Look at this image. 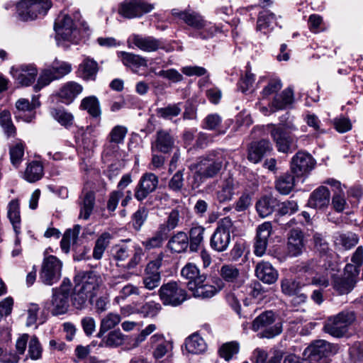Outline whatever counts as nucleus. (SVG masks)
<instances>
[{
	"label": "nucleus",
	"instance_id": "nucleus-5",
	"mask_svg": "<svg viewBox=\"0 0 363 363\" xmlns=\"http://www.w3.org/2000/svg\"><path fill=\"white\" fill-rule=\"evenodd\" d=\"M72 65L67 62L55 60L51 65L43 69L34 86L35 91L49 85L52 81L60 79L72 72Z\"/></svg>",
	"mask_w": 363,
	"mask_h": 363
},
{
	"label": "nucleus",
	"instance_id": "nucleus-27",
	"mask_svg": "<svg viewBox=\"0 0 363 363\" xmlns=\"http://www.w3.org/2000/svg\"><path fill=\"white\" fill-rule=\"evenodd\" d=\"M236 189L237 183L233 177L223 179L216 191V200L220 203L230 201L235 194Z\"/></svg>",
	"mask_w": 363,
	"mask_h": 363
},
{
	"label": "nucleus",
	"instance_id": "nucleus-30",
	"mask_svg": "<svg viewBox=\"0 0 363 363\" xmlns=\"http://www.w3.org/2000/svg\"><path fill=\"white\" fill-rule=\"evenodd\" d=\"M330 199V193L328 189L320 186L311 194L308 205L315 209H323L328 206Z\"/></svg>",
	"mask_w": 363,
	"mask_h": 363
},
{
	"label": "nucleus",
	"instance_id": "nucleus-37",
	"mask_svg": "<svg viewBox=\"0 0 363 363\" xmlns=\"http://www.w3.org/2000/svg\"><path fill=\"white\" fill-rule=\"evenodd\" d=\"M189 245V236L186 233L182 231H179L174 234L171 237L167 242L168 249L171 252L175 253H182L184 252Z\"/></svg>",
	"mask_w": 363,
	"mask_h": 363
},
{
	"label": "nucleus",
	"instance_id": "nucleus-10",
	"mask_svg": "<svg viewBox=\"0 0 363 363\" xmlns=\"http://www.w3.org/2000/svg\"><path fill=\"white\" fill-rule=\"evenodd\" d=\"M337 352V345L318 340L305 350L304 356L307 357L309 363H330L329 357Z\"/></svg>",
	"mask_w": 363,
	"mask_h": 363
},
{
	"label": "nucleus",
	"instance_id": "nucleus-34",
	"mask_svg": "<svg viewBox=\"0 0 363 363\" xmlns=\"http://www.w3.org/2000/svg\"><path fill=\"white\" fill-rule=\"evenodd\" d=\"M294 101V91L291 88H287L274 96L272 101V108L273 111L286 109L291 106Z\"/></svg>",
	"mask_w": 363,
	"mask_h": 363
},
{
	"label": "nucleus",
	"instance_id": "nucleus-2",
	"mask_svg": "<svg viewBox=\"0 0 363 363\" xmlns=\"http://www.w3.org/2000/svg\"><path fill=\"white\" fill-rule=\"evenodd\" d=\"M172 13L174 16L182 20L189 26L198 30L195 36L203 40L213 38L214 35L220 31V28L206 21L204 18L198 12L186 9L184 11H179L178 9H172Z\"/></svg>",
	"mask_w": 363,
	"mask_h": 363
},
{
	"label": "nucleus",
	"instance_id": "nucleus-42",
	"mask_svg": "<svg viewBox=\"0 0 363 363\" xmlns=\"http://www.w3.org/2000/svg\"><path fill=\"white\" fill-rule=\"evenodd\" d=\"M101 338V342L99 344L100 347H106L110 348H116L122 345L125 340L124 335L120 330H114L108 333L107 335Z\"/></svg>",
	"mask_w": 363,
	"mask_h": 363
},
{
	"label": "nucleus",
	"instance_id": "nucleus-49",
	"mask_svg": "<svg viewBox=\"0 0 363 363\" xmlns=\"http://www.w3.org/2000/svg\"><path fill=\"white\" fill-rule=\"evenodd\" d=\"M186 349L189 353L199 354L205 351L206 345L198 334H193L185 341Z\"/></svg>",
	"mask_w": 363,
	"mask_h": 363
},
{
	"label": "nucleus",
	"instance_id": "nucleus-1",
	"mask_svg": "<svg viewBox=\"0 0 363 363\" xmlns=\"http://www.w3.org/2000/svg\"><path fill=\"white\" fill-rule=\"evenodd\" d=\"M181 275L187 280V287L193 292L194 297L209 298L215 296L218 291L214 286L204 284L206 275L201 274L197 266L193 263H187L182 269Z\"/></svg>",
	"mask_w": 363,
	"mask_h": 363
},
{
	"label": "nucleus",
	"instance_id": "nucleus-50",
	"mask_svg": "<svg viewBox=\"0 0 363 363\" xmlns=\"http://www.w3.org/2000/svg\"><path fill=\"white\" fill-rule=\"evenodd\" d=\"M50 115L61 125L71 126L73 124L74 116L64 108H52L50 109Z\"/></svg>",
	"mask_w": 363,
	"mask_h": 363
},
{
	"label": "nucleus",
	"instance_id": "nucleus-20",
	"mask_svg": "<svg viewBox=\"0 0 363 363\" xmlns=\"http://www.w3.org/2000/svg\"><path fill=\"white\" fill-rule=\"evenodd\" d=\"M315 160L306 152H298L291 159V169L297 177L308 174L315 166Z\"/></svg>",
	"mask_w": 363,
	"mask_h": 363
},
{
	"label": "nucleus",
	"instance_id": "nucleus-4",
	"mask_svg": "<svg viewBox=\"0 0 363 363\" xmlns=\"http://www.w3.org/2000/svg\"><path fill=\"white\" fill-rule=\"evenodd\" d=\"M50 0H21L16 4L17 18L22 21L44 16L51 8Z\"/></svg>",
	"mask_w": 363,
	"mask_h": 363
},
{
	"label": "nucleus",
	"instance_id": "nucleus-41",
	"mask_svg": "<svg viewBox=\"0 0 363 363\" xmlns=\"http://www.w3.org/2000/svg\"><path fill=\"white\" fill-rule=\"evenodd\" d=\"M121 321V317L118 313H108L101 318L99 331L96 336L98 337H102L106 332L113 329Z\"/></svg>",
	"mask_w": 363,
	"mask_h": 363
},
{
	"label": "nucleus",
	"instance_id": "nucleus-45",
	"mask_svg": "<svg viewBox=\"0 0 363 363\" xmlns=\"http://www.w3.org/2000/svg\"><path fill=\"white\" fill-rule=\"evenodd\" d=\"M0 126L8 138L16 136V128L13 123L11 113L7 109L0 108Z\"/></svg>",
	"mask_w": 363,
	"mask_h": 363
},
{
	"label": "nucleus",
	"instance_id": "nucleus-26",
	"mask_svg": "<svg viewBox=\"0 0 363 363\" xmlns=\"http://www.w3.org/2000/svg\"><path fill=\"white\" fill-rule=\"evenodd\" d=\"M83 91V86L79 83L70 81L65 83L59 89L57 95L60 101L65 104L69 105Z\"/></svg>",
	"mask_w": 363,
	"mask_h": 363
},
{
	"label": "nucleus",
	"instance_id": "nucleus-48",
	"mask_svg": "<svg viewBox=\"0 0 363 363\" xmlns=\"http://www.w3.org/2000/svg\"><path fill=\"white\" fill-rule=\"evenodd\" d=\"M295 184V177L291 174H285L276 181V189L280 194L287 195L292 191Z\"/></svg>",
	"mask_w": 363,
	"mask_h": 363
},
{
	"label": "nucleus",
	"instance_id": "nucleus-22",
	"mask_svg": "<svg viewBox=\"0 0 363 363\" xmlns=\"http://www.w3.org/2000/svg\"><path fill=\"white\" fill-rule=\"evenodd\" d=\"M272 232V225L270 222H264L258 225L254 243V253L256 256L262 257L265 254Z\"/></svg>",
	"mask_w": 363,
	"mask_h": 363
},
{
	"label": "nucleus",
	"instance_id": "nucleus-28",
	"mask_svg": "<svg viewBox=\"0 0 363 363\" xmlns=\"http://www.w3.org/2000/svg\"><path fill=\"white\" fill-rule=\"evenodd\" d=\"M218 274L221 280L234 286L240 287L243 284V280L240 269L234 264H225L218 270Z\"/></svg>",
	"mask_w": 363,
	"mask_h": 363
},
{
	"label": "nucleus",
	"instance_id": "nucleus-57",
	"mask_svg": "<svg viewBox=\"0 0 363 363\" xmlns=\"http://www.w3.org/2000/svg\"><path fill=\"white\" fill-rule=\"evenodd\" d=\"M130 252L127 245L122 242L111 247V256L118 262H123L130 256Z\"/></svg>",
	"mask_w": 363,
	"mask_h": 363
},
{
	"label": "nucleus",
	"instance_id": "nucleus-23",
	"mask_svg": "<svg viewBox=\"0 0 363 363\" xmlns=\"http://www.w3.org/2000/svg\"><path fill=\"white\" fill-rule=\"evenodd\" d=\"M77 280H79L81 284H77V285H79V287L82 289V291L89 294L90 296H93L94 291H96L102 284L101 277L94 272H86L78 274L75 277V281Z\"/></svg>",
	"mask_w": 363,
	"mask_h": 363
},
{
	"label": "nucleus",
	"instance_id": "nucleus-36",
	"mask_svg": "<svg viewBox=\"0 0 363 363\" xmlns=\"http://www.w3.org/2000/svg\"><path fill=\"white\" fill-rule=\"evenodd\" d=\"M80 207L79 218L88 220L92 213L95 205V194L93 191H86L80 197L79 201Z\"/></svg>",
	"mask_w": 363,
	"mask_h": 363
},
{
	"label": "nucleus",
	"instance_id": "nucleus-59",
	"mask_svg": "<svg viewBox=\"0 0 363 363\" xmlns=\"http://www.w3.org/2000/svg\"><path fill=\"white\" fill-rule=\"evenodd\" d=\"M336 241L345 249H350L358 243L359 237L354 233L347 232L340 234Z\"/></svg>",
	"mask_w": 363,
	"mask_h": 363
},
{
	"label": "nucleus",
	"instance_id": "nucleus-7",
	"mask_svg": "<svg viewBox=\"0 0 363 363\" xmlns=\"http://www.w3.org/2000/svg\"><path fill=\"white\" fill-rule=\"evenodd\" d=\"M269 126L272 128L271 137L279 152L288 153L291 152L292 148H296L295 139L291 135L292 131L297 130L294 125L291 123L279 125L270 124Z\"/></svg>",
	"mask_w": 363,
	"mask_h": 363
},
{
	"label": "nucleus",
	"instance_id": "nucleus-40",
	"mask_svg": "<svg viewBox=\"0 0 363 363\" xmlns=\"http://www.w3.org/2000/svg\"><path fill=\"white\" fill-rule=\"evenodd\" d=\"M278 206V201L272 196H263L257 201L256 210L259 216L265 218L271 215L275 207Z\"/></svg>",
	"mask_w": 363,
	"mask_h": 363
},
{
	"label": "nucleus",
	"instance_id": "nucleus-35",
	"mask_svg": "<svg viewBox=\"0 0 363 363\" xmlns=\"http://www.w3.org/2000/svg\"><path fill=\"white\" fill-rule=\"evenodd\" d=\"M150 343L152 347H155L153 356L157 359L163 357L172 348V344L165 340L162 334L152 335L150 338Z\"/></svg>",
	"mask_w": 363,
	"mask_h": 363
},
{
	"label": "nucleus",
	"instance_id": "nucleus-19",
	"mask_svg": "<svg viewBox=\"0 0 363 363\" xmlns=\"http://www.w3.org/2000/svg\"><path fill=\"white\" fill-rule=\"evenodd\" d=\"M38 69L33 64L20 65L11 67L10 74L21 86H28L36 79Z\"/></svg>",
	"mask_w": 363,
	"mask_h": 363
},
{
	"label": "nucleus",
	"instance_id": "nucleus-17",
	"mask_svg": "<svg viewBox=\"0 0 363 363\" xmlns=\"http://www.w3.org/2000/svg\"><path fill=\"white\" fill-rule=\"evenodd\" d=\"M357 277V268L352 265H346L342 275L333 277V288L340 294H348L354 288Z\"/></svg>",
	"mask_w": 363,
	"mask_h": 363
},
{
	"label": "nucleus",
	"instance_id": "nucleus-15",
	"mask_svg": "<svg viewBox=\"0 0 363 363\" xmlns=\"http://www.w3.org/2000/svg\"><path fill=\"white\" fill-rule=\"evenodd\" d=\"M62 264L55 256L49 255L44 258L40 278L47 285H52L61 277Z\"/></svg>",
	"mask_w": 363,
	"mask_h": 363
},
{
	"label": "nucleus",
	"instance_id": "nucleus-44",
	"mask_svg": "<svg viewBox=\"0 0 363 363\" xmlns=\"http://www.w3.org/2000/svg\"><path fill=\"white\" fill-rule=\"evenodd\" d=\"M7 214L13 230L18 235L21 233V216L18 201L12 200L9 202Z\"/></svg>",
	"mask_w": 363,
	"mask_h": 363
},
{
	"label": "nucleus",
	"instance_id": "nucleus-31",
	"mask_svg": "<svg viewBox=\"0 0 363 363\" xmlns=\"http://www.w3.org/2000/svg\"><path fill=\"white\" fill-rule=\"evenodd\" d=\"M117 55L123 65L130 67L135 73H138L140 67H147V59L139 55L125 51H119L117 52Z\"/></svg>",
	"mask_w": 363,
	"mask_h": 363
},
{
	"label": "nucleus",
	"instance_id": "nucleus-21",
	"mask_svg": "<svg viewBox=\"0 0 363 363\" xmlns=\"http://www.w3.org/2000/svg\"><path fill=\"white\" fill-rule=\"evenodd\" d=\"M153 4L142 0H125L121 5L119 13L128 18H133L151 11Z\"/></svg>",
	"mask_w": 363,
	"mask_h": 363
},
{
	"label": "nucleus",
	"instance_id": "nucleus-32",
	"mask_svg": "<svg viewBox=\"0 0 363 363\" xmlns=\"http://www.w3.org/2000/svg\"><path fill=\"white\" fill-rule=\"evenodd\" d=\"M127 132L128 130L126 127L123 125H116L112 128L108 135V143L106 145V149L108 151V154L117 151L118 148V145L123 143Z\"/></svg>",
	"mask_w": 363,
	"mask_h": 363
},
{
	"label": "nucleus",
	"instance_id": "nucleus-11",
	"mask_svg": "<svg viewBox=\"0 0 363 363\" xmlns=\"http://www.w3.org/2000/svg\"><path fill=\"white\" fill-rule=\"evenodd\" d=\"M70 284L64 280L59 289H53V294L50 303H47L45 308L50 311L53 315L65 314L67 312L69 304Z\"/></svg>",
	"mask_w": 363,
	"mask_h": 363
},
{
	"label": "nucleus",
	"instance_id": "nucleus-18",
	"mask_svg": "<svg viewBox=\"0 0 363 363\" xmlns=\"http://www.w3.org/2000/svg\"><path fill=\"white\" fill-rule=\"evenodd\" d=\"M159 184L157 176L151 172L142 175L135 189L134 196L138 201H143L154 192Z\"/></svg>",
	"mask_w": 363,
	"mask_h": 363
},
{
	"label": "nucleus",
	"instance_id": "nucleus-38",
	"mask_svg": "<svg viewBox=\"0 0 363 363\" xmlns=\"http://www.w3.org/2000/svg\"><path fill=\"white\" fill-rule=\"evenodd\" d=\"M98 72V64L89 57L85 58L79 65L77 73L84 80H94Z\"/></svg>",
	"mask_w": 363,
	"mask_h": 363
},
{
	"label": "nucleus",
	"instance_id": "nucleus-9",
	"mask_svg": "<svg viewBox=\"0 0 363 363\" xmlns=\"http://www.w3.org/2000/svg\"><path fill=\"white\" fill-rule=\"evenodd\" d=\"M79 13L74 16V21L67 14L60 13L55 22L54 28L57 39L77 43L80 38V29L78 28L79 22L76 21Z\"/></svg>",
	"mask_w": 363,
	"mask_h": 363
},
{
	"label": "nucleus",
	"instance_id": "nucleus-51",
	"mask_svg": "<svg viewBox=\"0 0 363 363\" xmlns=\"http://www.w3.org/2000/svg\"><path fill=\"white\" fill-rule=\"evenodd\" d=\"M205 228L201 225L191 227L189 230V242L191 251L196 252L203 242Z\"/></svg>",
	"mask_w": 363,
	"mask_h": 363
},
{
	"label": "nucleus",
	"instance_id": "nucleus-39",
	"mask_svg": "<svg viewBox=\"0 0 363 363\" xmlns=\"http://www.w3.org/2000/svg\"><path fill=\"white\" fill-rule=\"evenodd\" d=\"M79 109L86 111L93 118H100L101 110L99 99L94 96L84 98L80 103Z\"/></svg>",
	"mask_w": 363,
	"mask_h": 363
},
{
	"label": "nucleus",
	"instance_id": "nucleus-43",
	"mask_svg": "<svg viewBox=\"0 0 363 363\" xmlns=\"http://www.w3.org/2000/svg\"><path fill=\"white\" fill-rule=\"evenodd\" d=\"M112 235L108 232L103 233L95 241L92 257L96 260H100L106 248L108 247Z\"/></svg>",
	"mask_w": 363,
	"mask_h": 363
},
{
	"label": "nucleus",
	"instance_id": "nucleus-14",
	"mask_svg": "<svg viewBox=\"0 0 363 363\" xmlns=\"http://www.w3.org/2000/svg\"><path fill=\"white\" fill-rule=\"evenodd\" d=\"M300 271L307 273L311 276L306 282L308 285H315L322 287L329 286L328 270L323 268L315 260H311L301 264Z\"/></svg>",
	"mask_w": 363,
	"mask_h": 363
},
{
	"label": "nucleus",
	"instance_id": "nucleus-6",
	"mask_svg": "<svg viewBox=\"0 0 363 363\" xmlns=\"http://www.w3.org/2000/svg\"><path fill=\"white\" fill-rule=\"evenodd\" d=\"M356 315L353 311H343L328 318L324 324V331L335 337L344 336L349 326L354 323Z\"/></svg>",
	"mask_w": 363,
	"mask_h": 363
},
{
	"label": "nucleus",
	"instance_id": "nucleus-56",
	"mask_svg": "<svg viewBox=\"0 0 363 363\" xmlns=\"http://www.w3.org/2000/svg\"><path fill=\"white\" fill-rule=\"evenodd\" d=\"M179 211H178V209H173L169 213L166 222L162 224H160L158 228L168 235V233L170 231L173 230L179 225Z\"/></svg>",
	"mask_w": 363,
	"mask_h": 363
},
{
	"label": "nucleus",
	"instance_id": "nucleus-64",
	"mask_svg": "<svg viewBox=\"0 0 363 363\" xmlns=\"http://www.w3.org/2000/svg\"><path fill=\"white\" fill-rule=\"evenodd\" d=\"M184 169L178 170L168 182V187L174 192H180L184 186Z\"/></svg>",
	"mask_w": 363,
	"mask_h": 363
},
{
	"label": "nucleus",
	"instance_id": "nucleus-52",
	"mask_svg": "<svg viewBox=\"0 0 363 363\" xmlns=\"http://www.w3.org/2000/svg\"><path fill=\"white\" fill-rule=\"evenodd\" d=\"M167 236L165 233L158 228L152 237L142 242V245L147 250L160 248L163 245Z\"/></svg>",
	"mask_w": 363,
	"mask_h": 363
},
{
	"label": "nucleus",
	"instance_id": "nucleus-54",
	"mask_svg": "<svg viewBox=\"0 0 363 363\" xmlns=\"http://www.w3.org/2000/svg\"><path fill=\"white\" fill-rule=\"evenodd\" d=\"M306 286V283L289 279H284L281 281V291L289 296L297 294L299 290H303Z\"/></svg>",
	"mask_w": 363,
	"mask_h": 363
},
{
	"label": "nucleus",
	"instance_id": "nucleus-62",
	"mask_svg": "<svg viewBox=\"0 0 363 363\" xmlns=\"http://www.w3.org/2000/svg\"><path fill=\"white\" fill-rule=\"evenodd\" d=\"M79 285H76L74 291L72 296L73 306L77 309H82L86 305L87 298L89 296L86 292L80 289Z\"/></svg>",
	"mask_w": 363,
	"mask_h": 363
},
{
	"label": "nucleus",
	"instance_id": "nucleus-55",
	"mask_svg": "<svg viewBox=\"0 0 363 363\" xmlns=\"http://www.w3.org/2000/svg\"><path fill=\"white\" fill-rule=\"evenodd\" d=\"M276 19V16L269 11L259 12L257 21V30L266 33V30L271 27Z\"/></svg>",
	"mask_w": 363,
	"mask_h": 363
},
{
	"label": "nucleus",
	"instance_id": "nucleus-24",
	"mask_svg": "<svg viewBox=\"0 0 363 363\" xmlns=\"http://www.w3.org/2000/svg\"><path fill=\"white\" fill-rule=\"evenodd\" d=\"M306 245L303 233L298 228L290 230L287 238L288 253L292 257L302 254Z\"/></svg>",
	"mask_w": 363,
	"mask_h": 363
},
{
	"label": "nucleus",
	"instance_id": "nucleus-47",
	"mask_svg": "<svg viewBox=\"0 0 363 363\" xmlns=\"http://www.w3.org/2000/svg\"><path fill=\"white\" fill-rule=\"evenodd\" d=\"M222 118L218 113L208 114L203 120V128L217 131V135H224L227 128H221Z\"/></svg>",
	"mask_w": 363,
	"mask_h": 363
},
{
	"label": "nucleus",
	"instance_id": "nucleus-46",
	"mask_svg": "<svg viewBox=\"0 0 363 363\" xmlns=\"http://www.w3.org/2000/svg\"><path fill=\"white\" fill-rule=\"evenodd\" d=\"M43 167L40 162L33 161L30 162L24 172V178L28 182L33 183L43 177Z\"/></svg>",
	"mask_w": 363,
	"mask_h": 363
},
{
	"label": "nucleus",
	"instance_id": "nucleus-29",
	"mask_svg": "<svg viewBox=\"0 0 363 363\" xmlns=\"http://www.w3.org/2000/svg\"><path fill=\"white\" fill-rule=\"evenodd\" d=\"M272 150V145L269 140L263 139L252 143L248 149V160L256 164L258 163L265 154Z\"/></svg>",
	"mask_w": 363,
	"mask_h": 363
},
{
	"label": "nucleus",
	"instance_id": "nucleus-8",
	"mask_svg": "<svg viewBox=\"0 0 363 363\" xmlns=\"http://www.w3.org/2000/svg\"><path fill=\"white\" fill-rule=\"evenodd\" d=\"M252 329L255 331L262 330L258 333L261 338H272L281 333L282 324L279 321H276V316L272 311H267L254 320Z\"/></svg>",
	"mask_w": 363,
	"mask_h": 363
},
{
	"label": "nucleus",
	"instance_id": "nucleus-16",
	"mask_svg": "<svg viewBox=\"0 0 363 363\" xmlns=\"http://www.w3.org/2000/svg\"><path fill=\"white\" fill-rule=\"evenodd\" d=\"M127 44L130 48H137L146 52H155L160 49L164 48V44L162 40L150 35L135 33L129 36Z\"/></svg>",
	"mask_w": 363,
	"mask_h": 363
},
{
	"label": "nucleus",
	"instance_id": "nucleus-12",
	"mask_svg": "<svg viewBox=\"0 0 363 363\" xmlns=\"http://www.w3.org/2000/svg\"><path fill=\"white\" fill-rule=\"evenodd\" d=\"M233 228L232 220L229 217L221 219L211 238V247L217 252L227 250L230 242V232Z\"/></svg>",
	"mask_w": 363,
	"mask_h": 363
},
{
	"label": "nucleus",
	"instance_id": "nucleus-58",
	"mask_svg": "<svg viewBox=\"0 0 363 363\" xmlns=\"http://www.w3.org/2000/svg\"><path fill=\"white\" fill-rule=\"evenodd\" d=\"M9 154L12 164L18 167L21 162L24 155V144L21 141H18L11 145Z\"/></svg>",
	"mask_w": 363,
	"mask_h": 363
},
{
	"label": "nucleus",
	"instance_id": "nucleus-25",
	"mask_svg": "<svg viewBox=\"0 0 363 363\" xmlns=\"http://www.w3.org/2000/svg\"><path fill=\"white\" fill-rule=\"evenodd\" d=\"M174 137L168 131L160 130L157 131L155 139L151 143V150L152 152L157 151L168 153L174 148Z\"/></svg>",
	"mask_w": 363,
	"mask_h": 363
},
{
	"label": "nucleus",
	"instance_id": "nucleus-60",
	"mask_svg": "<svg viewBox=\"0 0 363 363\" xmlns=\"http://www.w3.org/2000/svg\"><path fill=\"white\" fill-rule=\"evenodd\" d=\"M239 352V344L237 342H229L223 344L218 350L220 357L229 361Z\"/></svg>",
	"mask_w": 363,
	"mask_h": 363
},
{
	"label": "nucleus",
	"instance_id": "nucleus-53",
	"mask_svg": "<svg viewBox=\"0 0 363 363\" xmlns=\"http://www.w3.org/2000/svg\"><path fill=\"white\" fill-rule=\"evenodd\" d=\"M161 309V305L159 303L152 301L141 304H135V311L144 317H155L158 314Z\"/></svg>",
	"mask_w": 363,
	"mask_h": 363
},
{
	"label": "nucleus",
	"instance_id": "nucleus-3",
	"mask_svg": "<svg viewBox=\"0 0 363 363\" xmlns=\"http://www.w3.org/2000/svg\"><path fill=\"white\" fill-rule=\"evenodd\" d=\"M225 157L221 151H212L201 158L196 164H191L190 169H196L194 179L212 178L221 169Z\"/></svg>",
	"mask_w": 363,
	"mask_h": 363
},
{
	"label": "nucleus",
	"instance_id": "nucleus-63",
	"mask_svg": "<svg viewBox=\"0 0 363 363\" xmlns=\"http://www.w3.org/2000/svg\"><path fill=\"white\" fill-rule=\"evenodd\" d=\"M148 216V210L145 206H140L139 208L133 214L132 222L134 229L139 231L144 223L147 220Z\"/></svg>",
	"mask_w": 363,
	"mask_h": 363
},
{
	"label": "nucleus",
	"instance_id": "nucleus-61",
	"mask_svg": "<svg viewBox=\"0 0 363 363\" xmlns=\"http://www.w3.org/2000/svg\"><path fill=\"white\" fill-rule=\"evenodd\" d=\"M165 257L167 256L163 252H160L154 260L150 261L146 266V268L145 269V274L160 275L159 269L162 266V264L166 262L164 260Z\"/></svg>",
	"mask_w": 363,
	"mask_h": 363
},
{
	"label": "nucleus",
	"instance_id": "nucleus-13",
	"mask_svg": "<svg viewBox=\"0 0 363 363\" xmlns=\"http://www.w3.org/2000/svg\"><path fill=\"white\" fill-rule=\"evenodd\" d=\"M159 296L164 305L177 306L186 299V292L177 282L164 284L159 289Z\"/></svg>",
	"mask_w": 363,
	"mask_h": 363
},
{
	"label": "nucleus",
	"instance_id": "nucleus-33",
	"mask_svg": "<svg viewBox=\"0 0 363 363\" xmlns=\"http://www.w3.org/2000/svg\"><path fill=\"white\" fill-rule=\"evenodd\" d=\"M257 277L264 283L272 284L278 279V272L268 262H259L255 269Z\"/></svg>",
	"mask_w": 363,
	"mask_h": 363
}]
</instances>
